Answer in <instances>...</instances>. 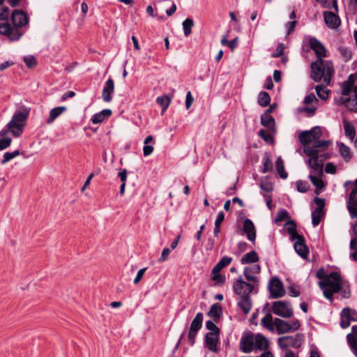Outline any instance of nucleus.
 Listing matches in <instances>:
<instances>
[{"mask_svg":"<svg viewBox=\"0 0 357 357\" xmlns=\"http://www.w3.org/2000/svg\"><path fill=\"white\" fill-rule=\"evenodd\" d=\"M303 151L309 157L307 164L311 172L308 178L316 187V194L319 195L325 187L321 178L323 176V160L319 159V151L314 148H304Z\"/></svg>","mask_w":357,"mask_h":357,"instance_id":"nucleus-1","label":"nucleus"},{"mask_svg":"<svg viewBox=\"0 0 357 357\" xmlns=\"http://www.w3.org/2000/svg\"><path fill=\"white\" fill-rule=\"evenodd\" d=\"M257 285V283L244 281L241 276L233 284V290L238 296V305L245 314L249 313L252 308L250 294L253 291L257 292L256 287Z\"/></svg>","mask_w":357,"mask_h":357,"instance_id":"nucleus-2","label":"nucleus"},{"mask_svg":"<svg viewBox=\"0 0 357 357\" xmlns=\"http://www.w3.org/2000/svg\"><path fill=\"white\" fill-rule=\"evenodd\" d=\"M316 275L321 280L318 282V285L323 291L324 296L332 302L333 294L339 292L342 284V280L340 274L333 272L327 275L324 268H319L317 271Z\"/></svg>","mask_w":357,"mask_h":357,"instance_id":"nucleus-3","label":"nucleus"},{"mask_svg":"<svg viewBox=\"0 0 357 357\" xmlns=\"http://www.w3.org/2000/svg\"><path fill=\"white\" fill-rule=\"evenodd\" d=\"M356 74H352L341 86L342 96L339 103L344 105L349 111L357 113V86H354Z\"/></svg>","mask_w":357,"mask_h":357,"instance_id":"nucleus-4","label":"nucleus"},{"mask_svg":"<svg viewBox=\"0 0 357 357\" xmlns=\"http://www.w3.org/2000/svg\"><path fill=\"white\" fill-rule=\"evenodd\" d=\"M310 77L314 82H320L323 79L326 85L331 84L334 74V68L331 61L320 59L313 61L310 64Z\"/></svg>","mask_w":357,"mask_h":357,"instance_id":"nucleus-5","label":"nucleus"},{"mask_svg":"<svg viewBox=\"0 0 357 357\" xmlns=\"http://www.w3.org/2000/svg\"><path fill=\"white\" fill-rule=\"evenodd\" d=\"M268 347V340L260 333H250L242 337L240 341V348L245 353H249L253 349L265 350Z\"/></svg>","mask_w":357,"mask_h":357,"instance_id":"nucleus-6","label":"nucleus"},{"mask_svg":"<svg viewBox=\"0 0 357 357\" xmlns=\"http://www.w3.org/2000/svg\"><path fill=\"white\" fill-rule=\"evenodd\" d=\"M354 188L350 193L347 202V208L351 219L356 220L351 225L354 234L357 237V179L354 181Z\"/></svg>","mask_w":357,"mask_h":357,"instance_id":"nucleus-7","label":"nucleus"},{"mask_svg":"<svg viewBox=\"0 0 357 357\" xmlns=\"http://www.w3.org/2000/svg\"><path fill=\"white\" fill-rule=\"evenodd\" d=\"M26 118L27 114L24 112H17L15 114L11 121L7 125L8 130L14 136H20L22 132Z\"/></svg>","mask_w":357,"mask_h":357,"instance_id":"nucleus-8","label":"nucleus"},{"mask_svg":"<svg viewBox=\"0 0 357 357\" xmlns=\"http://www.w3.org/2000/svg\"><path fill=\"white\" fill-rule=\"evenodd\" d=\"M272 312L282 318H290L294 314V310L290 303L284 301H278L273 303Z\"/></svg>","mask_w":357,"mask_h":357,"instance_id":"nucleus-9","label":"nucleus"},{"mask_svg":"<svg viewBox=\"0 0 357 357\" xmlns=\"http://www.w3.org/2000/svg\"><path fill=\"white\" fill-rule=\"evenodd\" d=\"M303 342V335H286L278 339V343L280 348L286 349L288 347L298 348Z\"/></svg>","mask_w":357,"mask_h":357,"instance_id":"nucleus-10","label":"nucleus"},{"mask_svg":"<svg viewBox=\"0 0 357 357\" xmlns=\"http://www.w3.org/2000/svg\"><path fill=\"white\" fill-rule=\"evenodd\" d=\"M321 136V129L319 126L312 128L310 130L303 131L298 136L299 141L303 145H307L315 142Z\"/></svg>","mask_w":357,"mask_h":357,"instance_id":"nucleus-11","label":"nucleus"},{"mask_svg":"<svg viewBox=\"0 0 357 357\" xmlns=\"http://www.w3.org/2000/svg\"><path fill=\"white\" fill-rule=\"evenodd\" d=\"M314 202L317 207L312 213V223L314 227H316L324 216L325 201L324 199L316 197Z\"/></svg>","mask_w":357,"mask_h":357,"instance_id":"nucleus-12","label":"nucleus"},{"mask_svg":"<svg viewBox=\"0 0 357 357\" xmlns=\"http://www.w3.org/2000/svg\"><path fill=\"white\" fill-rule=\"evenodd\" d=\"M203 322V314L199 312L192 320L188 333V340L191 345L195 344L197 333L202 328Z\"/></svg>","mask_w":357,"mask_h":357,"instance_id":"nucleus-13","label":"nucleus"},{"mask_svg":"<svg viewBox=\"0 0 357 357\" xmlns=\"http://www.w3.org/2000/svg\"><path fill=\"white\" fill-rule=\"evenodd\" d=\"M268 288L273 298L282 297L285 294L282 283L278 278H273L269 282Z\"/></svg>","mask_w":357,"mask_h":357,"instance_id":"nucleus-14","label":"nucleus"},{"mask_svg":"<svg viewBox=\"0 0 357 357\" xmlns=\"http://www.w3.org/2000/svg\"><path fill=\"white\" fill-rule=\"evenodd\" d=\"M260 271L261 266L259 264L248 265L244 268L243 275L248 282L258 284L259 280L257 275Z\"/></svg>","mask_w":357,"mask_h":357,"instance_id":"nucleus-15","label":"nucleus"},{"mask_svg":"<svg viewBox=\"0 0 357 357\" xmlns=\"http://www.w3.org/2000/svg\"><path fill=\"white\" fill-rule=\"evenodd\" d=\"M341 326L346 328L349 326L350 321H357V312L349 307L344 308L341 313Z\"/></svg>","mask_w":357,"mask_h":357,"instance_id":"nucleus-16","label":"nucleus"},{"mask_svg":"<svg viewBox=\"0 0 357 357\" xmlns=\"http://www.w3.org/2000/svg\"><path fill=\"white\" fill-rule=\"evenodd\" d=\"M309 44L311 49L317 55V60L324 59L326 57V50L323 44L315 38H311L309 40Z\"/></svg>","mask_w":357,"mask_h":357,"instance_id":"nucleus-17","label":"nucleus"},{"mask_svg":"<svg viewBox=\"0 0 357 357\" xmlns=\"http://www.w3.org/2000/svg\"><path fill=\"white\" fill-rule=\"evenodd\" d=\"M219 344V334L215 333H208L205 336L204 344L210 351L218 353Z\"/></svg>","mask_w":357,"mask_h":357,"instance_id":"nucleus-18","label":"nucleus"},{"mask_svg":"<svg viewBox=\"0 0 357 357\" xmlns=\"http://www.w3.org/2000/svg\"><path fill=\"white\" fill-rule=\"evenodd\" d=\"M12 22L15 27H22L27 24L28 17L21 10H15L12 13Z\"/></svg>","mask_w":357,"mask_h":357,"instance_id":"nucleus-19","label":"nucleus"},{"mask_svg":"<svg viewBox=\"0 0 357 357\" xmlns=\"http://www.w3.org/2000/svg\"><path fill=\"white\" fill-rule=\"evenodd\" d=\"M114 92V82L112 78L108 79L103 87L102 98L106 102H109L112 99V95Z\"/></svg>","mask_w":357,"mask_h":357,"instance_id":"nucleus-20","label":"nucleus"},{"mask_svg":"<svg viewBox=\"0 0 357 357\" xmlns=\"http://www.w3.org/2000/svg\"><path fill=\"white\" fill-rule=\"evenodd\" d=\"M243 231L248 239L253 242L256 238V231L253 222L250 219H245L243 222Z\"/></svg>","mask_w":357,"mask_h":357,"instance_id":"nucleus-21","label":"nucleus"},{"mask_svg":"<svg viewBox=\"0 0 357 357\" xmlns=\"http://www.w3.org/2000/svg\"><path fill=\"white\" fill-rule=\"evenodd\" d=\"M324 21L331 28L335 29L340 24V20L337 15L330 11L324 13Z\"/></svg>","mask_w":357,"mask_h":357,"instance_id":"nucleus-22","label":"nucleus"},{"mask_svg":"<svg viewBox=\"0 0 357 357\" xmlns=\"http://www.w3.org/2000/svg\"><path fill=\"white\" fill-rule=\"evenodd\" d=\"M294 249L296 252L303 258H306L308 254V249L304 243V239L302 236H298L294 240Z\"/></svg>","mask_w":357,"mask_h":357,"instance_id":"nucleus-23","label":"nucleus"},{"mask_svg":"<svg viewBox=\"0 0 357 357\" xmlns=\"http://www.w3.org/2000/svg\"><path fill=\"white\" fill-rule=\"evenodd\" d=\"M259 260V257L256 251H250L245 254L241 259V264L243 265H252L257 264Z\"/></svg>","mask_w":357,"mask_h":357,"instance_id":"nucleus-24","label":"nucleus"},{"mask_svg":"<svg viewBox=\"0 0 357 357\" xmlns=\"http://www.w3.org/2000/svg\"><path fill=\"white\" fill-rule=\"evenodd\" d=\"M347 340L354 354L357 357V326H354L351 333L347 335Z\"/></svg>","mask_w":357,"mask_h":357,"instance_id":"nucleus-25","label":"nucleus"},{"mask_svg":"<svg viewBox=\"0 0 357 357\" xmlns=\"http://www.w3.org/2000/svg\"><path fill=\"white\" fill-rule=\"evenodd\" d=\"M261 123L264 127L271 130L273 132H276L275 120L269 114L264 113L261 115Z\"/></svg>","mask_w":357,"mask_h":357,"instance_id":"nucleus-26","label":"nucleus"},{"mask_svg":"<svg viewBox=\"0 0 357 357\" xmlns=\"http://www.w3.org/2000/svg\"><path fill=\"white\" fill-rule=\"evenodd\" d=\"M64 106L56 107L50 111L49 116L46 120L47 124H52L62 113L66 111Z\"/></svg>","mask_w":357,"mask_h":357,"instance_id":"nucleus-27","label":"nucleus"},{"mask_svg":"<svg viewBox=\"0 0 357 357\" xmlns=\"http://www.w3.org/2000/svg\"><path fill=\"white\" fill-rule=\"evenodd\" d=\"M112 114V111L109 109H105L101 112L95 114L91 117V122L93 124L102 123L105 119L109 118Z\"/></svg>","mask_w":357,"mask_h":357,"instance_id":"nucleus-28","label":"nucleus"},{"mask_svg":"<svg viewBox=\"0 0 357 357\" xmlns=\"http://www.w3.org/2000/svg\"><path fill=\"white\" fill-rule=\"evenodd\" d=\"M337 145L341 157L345 162H349L353 156V153L351 149L342 142H338Z\"/></svg>","mask_w":357,"mask_h":357,"instance_id":"nucleus-29","label":"nucleus"},{"mask_svg":"<svg viewBox=\"0 0 357 357\" xmlns=\"http://www.w3.org/2000/svg\"><path fill=\"white\" fill-rule=\"evenodd\" d=\"M275 329L278 334H284L289 333L288 328V321L280 318L275 319Z\"/></svg>","mask_w":357,"mask_h":357,"instance_id":"nucleus-30","label":"nucleus"},{"mask_svg":"<svg viewBox=\"0 0 357 357\" xmlns=\"http://www.w3.org/2000/svg\"><path fill=\"white\" fill-rule=\"evenodd\" d=\"M261 325L268 331H273L275 330V319H273V317L271 314H266L261 319Z\"/></svg>","mask_w":357,"mask_h":357,"instance_id":"nucleus-31","label":"nucleus"},{"mask_svg":"<svg viewBox=\"0 0 357 357\" xmlns=\"http://www.w3.org/2000/svg\"><path fill=\"white\" fill-rule=\"evenodd\" d=\"M342 122L345 135L349 139H353L356 134L354 126L346 119H344Z\"/></svg>","mask_w":357,"mask_h":357,"instance_id":"nucleus-32","label":"nucleus"},{"mask_svg":"<svg viewBox=\"0 0 357 357\" xmlns=\"http://www.w3.org/2000/svg\"><path fill=\"white\" fill-rule=\"evenodd\" d=\"M275 133L268 129L260 130L258 134L267 144H272L274 142L273 135Z\"/></svg>","mask_w":357,"mask_h":357,"instance_id":"nucleus-33","label":"nucleus"},{"mask_svg":"<svg viewBox=\"0 0 357 357\" xmlns=\"http://www.w3.org/2000/svg\"><path fill=\"white\" fill-rule=\"evenodd\" d=\"M317 96L322 100L328 99L330 90L323 85H317L315 87Z\"/></svg>","mask_w":357,"mask_h":357,"instance_id":"nucleus-34","label":"nucleus"},{"mask_svg":"<svg viewBox=\"0 0 357 357\" xmlns=\"http://www.w3.org/2000/svg\"><path fill=\"white\" fill-rule=\"evenodd\" d=\"M275 166H276L277 172H278V174L280 175V176L283 179L287 178L288 176V174L284 170V162H283L282 159L281 158V157H278L277 158V160L275 162Z\"/></svg>","mask_w":357,"mask_h":357,"instance_id":"nucleus-35","label":"nucleus"},{"mask_svg":"<svg viewBox=\"0 0 357 357\" xmlns=\"http://www.w3.org/2000/svg\"><path fill=\"white\" fill-rule=\"evenodd\" d=\"M194 21L191 18H186L182 22V27L185 36L188 37L192 33V28L194 26Z\"/></svg>","mask_w":357,"mask_h":357,"instance_id":"nucleus-36","label":"nucleus"},{"mask_svg":"<svg viewBox=\"0 0 357 357\" xmlns=\"http://www.w3.org/2000/svg\"><path fill=\"white\" fill-rule=\"evenodd\" d=\"M232 261V258L230 257L225 256L223 257L220 261L214 266L215 267V271L216 272H220V271L229 266L231 262Z\"/></svg>","mask_w":357,"mask_h":357,"instance_id":"nucleus-37","label":"nucleus"},{"mask_svg":"<svg viewBox=\"0 0 357 357\" xmlns=\"http://www.w3.org/2000/svg\"><path fill=\"white\" fill-rule=\"evenodd\" d=\"M349 248L351 250L349 257L352 260L357 261V237L351 239Z\"/></svg>","mask_w":357,"mask_h":357,"instance_id":"nucleus-38","label":"nucleus"},{"mask_svg":"<svg viewBox=\"0 0 357 357\" xmlns=\"http://www.w3.org/2000/svg\"><path fill=\"white\" fill-rule=\"evenodd\" d=\"M271 102V98L267 92L261 91L258 96V103L261 107H266Z\"/></svg>","mask_w":357,"mask_h":357,"instance_id":"nucleus-39","label":"nucleus"},{"mask_svg":"<svg viewBox=\"0 0 357 357\" xmlns=\"http://www.w3.org/2000/svg\"><path fill=\"white\" fill-rule=\"evenodd\" d=\"M171 99L167 95L159 96L156 99V102L162 107V112H165L168 108Z\"/></svg>","mask_w":357,"mask_h":357,"instance_id":"nucleus-40","label":"nucleus"},{"mask_svg":"<svg viewBox=\"0 0 357 357\" xmlns=\"http://www.w3.org/2000/svg\"><path fill=\"white\" fill-rule=\"evenodd\" d=\"M287 231L290 234L292 240H296V238L300 236L296 231V226L292 221H288L285 224Z\"/></svg>","mask_w":357,"mask_h":357,"instance_id":"nucleus-41","label":"nucleus"},{"mask_svg":"<svg viewBox=\"0 0 357 357\" xmlns=\"http://www.w3.org/2000/svg\"><path fill=\"white\" fill-rule=\"evenodd\" d=\"M222 314L221 306L218 303L213 304L209 310V315L214 318H219Z\"/></svg>","mask_w":357,"mask_h":357,"instance_id":"nucleus-42","label":"nucleus"},{"mask_svg":"<svg viewBox=\"0 0 357 357\" xmlns=\"http://www.w3.org/2000/svg\"><path fill=\"white\" fill-rule=\"evenodd\" d=\"M301 326V321L298 319H293L288 321V328L289 333L295 332L300 329Z\"/></svg>","mask_w":357,"mask_h":357,"instance_id":"nucleus-43","label":"nucleus"},{"mask_svg":"<svg viewBox=\"0 0 357 357\" xmlns=\"http://www.w3.org/2000/svg\"><path fill=\"white\" fill-rule=\"evenodd\" d=\"M19 155L20 151L18 150H15L13 152H6L3 154V158L1 161V163L5 164L8 161L11 160L12 159L15 158V157L18 156Z\"/></svg>","mask_w":357,"mask_h":357,"instance_id":"nucleus-44","label":"nucleus"},{"mask_svg":"<svg viewBox=\"0 0 357 357\" xmlns=\"http://www.w3.org/2000/svg\"><path fill=\"white\" fill-rule=\"evenodd\" d=\"M212 280L215 282L217 284H222L225 282V278L224 275H221L220 272L215 271V267H213L212 270Z\"/></svg>","mask_w":357,"mask_h":357,"instance_id":"nucleus-45","label":"nucleus"},{"mask_svg":"<svg viewBox=\"0 0 357 357\" xmlns=\"http://www.w3.org/2000/svg\"><path fill=\"white\" fill-rule=\"evenodd\" d=\"M18 28L15 26L10 28V31H9L8 35L10 40H18L22 36V33L19 31Z\"/></svg>","mask_w":357,"mask_h":357,"instance_id":"nucleus-46","label":"nucleus"},{"mask_svg":"<svg viewBox=\"0 0 357 357\" xmlns=\"http://www.w3.org/2000/svg\"><path fill=\"white\" fill-rule=\"evenodd\" d=\"M331 144V141L330 140H316L314 142V144L313 146H305L304 148H314L315 150L318 151L317 148L318 147H324L327 148Z\"/></svg>","mask_w":357,"mask_h":357,"instance_id":"nucleus-47","label":"nucleus"},{"mask_svg":"<svg viewBox=\"0 0 357 357\" xmlns=\"http://www.w3.org/2000/svg\"><path fill=\"white\" fill-rule=\"evenodd\" d=\"M341 56L343 57L344 61H349L351 59L352 53L351 51L346 47H340L338 49Z\"/></svg>","mask_w":357,"mask_h":357,"instance_id":"nucleus-48","label":"nucleus"},{"mask_svg":"<svg viewBox=\"0 0 357 357\" xmlns=\"http://www.w3.org/2000/svg\"><path fill=\"white\" fill-rule=\"evenodd\" d=\"M347 10L351 15L357 13V0H348Z\"/></svg>","mask_w":357,"mask_h":357,"instance_id":"nucleus-49","label":"nucleus"},{"mask_svg":"<svg viewBox=\"0 0 357 357\" xmlns=\"http://www.w3.org/2000/svg\"><path fill=\"white\" fill-rule=\"evenodd\" d=\"M287 217H288V212L284 209H281L278 212L277 215L275 218V222H282V221L284 220Z\"/></svg>","mask_w":357,"mask_h":357,"instance_id":"nucleus-50","label":"nucleus"},{"mask_svg":"<svg viewBox=\"0 0 357 357\" xmlns=\"http://www.w3.org/2000/svg\"><path fill=\"white\" fill-rule=\"evenodd\" d=\"M206 327L208 331H210L209 333L219 334L218 327L212 321H207L206 323Z\"/></svg>","mask_w":357,"mask_h":357,"instance_id":"nucleus-51","label":"nucleus"},{"mask_svg":"<svg viewBox=\"0 0 357 357\" xmlns=\"http://www.w3.org/2000/svg\"><path fill=\"white\" fill-rule=\"evenodd\" d=\"M9 16V9L2 5H0V20H6Z\"/></svg>","mask_w":357,"mask_h":357,"instance_id":"nucleus-52","label":"nucleus"},{"mask_svg":"<svg viewBox=\"0 0 357 357\" xmlns=\"http://www.w3.org/2000/svg\"><path fill=\"white\" fill-rule=\"evenodd\" d=\"M271 169L272 161L269 157H267L264 162L262 172L266 173L270 172Z\"/></svg>","mask_w":357,"mask_h":357,"instance_id":"nucleus-53","label":"nucleus"},{"mask_svg":"<svg viewBox=\"0 0 357 357\" xmlns=\"http://www.w3.org/2000/svg\"><path fill=\"white\" fill-rule=\"evenodd\" d=\"M342 291V295L344 298H349L350 296V290L349 289L348 285L346 284L345 282L342 280V284L341 286L340 289L339 291Z\"/></svg>","mask_w":357,"mask_h":357,"instance_id":"nucleus-54","label":"nucleus"},{"mask_svg":"<svg viewBox=\"0 0 357 357\" xmlns=\"http://www.w3.org/2000/svg\"><path fill=\"white\" fill-rule=\"evenodd\" d=\"M11 143V139L9 137H3L0 139V151L8 148Z\"/></svg>","mask_w":357,"mask_h":357,"instance_id":"nucleus-55","label":"nucleus"},{"mask_svg":"<svg viewBox=\"0 0 357 357\" xmlns=\"http://www.w3.org/2000/svg\"><path fill=\"white\" fill-rule=\"evenodd\" d=\"M296 186H297L298 191L301 192H307L308 190V188H309L307 183L301 181H297Z\"/></svg>","mask_w":357,"mask_h":357,"instance_id":"nucleus-56","label":"nucleus"},{"mask_svg":"<svg viewBox=\"0 0 357 357\" xmlns=\"http://www.w3.org/2000/svg\"><path fill=\"white\" fill-rule=\"evenodd\" d=\"M170 252H171V251L168 248H164L162 251L160 258L158 259V261L159 262L165 261L168 259Z\"/></svg>","mask_w":357,"mask_h":357,"instance_id":"nucleus-57","label":"nucleus"},{"mask_svg":"<svg viewBox=\"0 0 357 357\" xmlns=\"http://www.w3.org/2000/svg\"><path fill=\"white\" fill-rule=\"evenodd\" d=\"M24 61L26 63V65L31 68L32 66H35L36 63V61L34 56H27L24 58Z\"/></svg>","mask_w":357,"mask_h":357,"instance_id":"nucleus-58","label":"nucleus"},{"mask_svg":"<svg viewBox=\"0 0 357 357\" xmlns=\"http://www.w3.org/2000/svg\"><path fill=\"white\" fill-rule=\"evenodd\" d=\"M337 167L333 162H328L325 167V172L327 174H335Z\"/></svg>","mask_w":357,"mask_h":357,"instance_id":"nucleus-59","label":"nucleus"},{"mask_svg":"<svg viewBox=\"0 0 357 357\" xmlns=\"http://www.w3.org/2000/svg\"><path fill=\"white\" fill-rule=\"evenodd\" d=\"M11 26L7 24H0V33L3 35H8L9 31H10Z\"/></svg>","mask_w":357,"mask_h":357,"instance_id":"nucleus-60","label":"nucleus"},{"mask_svg":"<svg viewBox=\"0 0 357 357\" xmlns=\"http://www.w3.org/2000/svg\"><path fill=\"white\" fill-rule=\"evenodd\" d=\"M297 22L293 20L286 24L287 34L289 35L295 29Z\"/></svg>","mask_w":357,"mask_h":357,"instance_id":"nucleus-61","label":"nucleus"},{"mask_svg":"<svg viewBox=\"0 0 357 357\" xmlns=\"http://www.w3.org/2000/svg\"><path fill=\"white\" fill-rule=\"evenodd\" d=\"M303 102L306 105H310L313 102H317L318 100L316 98L315 96L313 93H311L305 98Z\"/></svg>","mask_w":357,"mask_h":357,"instance_id":"nucleus-62","label":"nucleus"},{"mask_svg":"<svg viewBox=\"0 0 357 357\" xmlns=\"http://www.w3.org/2000/svg\"><path fill=\"white\" fill-rule=\"evenodd\" d=\"M284 44L282 43H280L277 49L275 50V51L273 53V57H279L281 55L283 54V51H284Z\"/></svg>","mask_w":357,"mask_h":357,"instance_id":"nucleus-63","label":"nucleus"},{"mask_svg":"<svg viewBox=\"0 0 357 357\" xmlns=\"http://www.w3.org/2000/svg\"><path fill=\"white\" fill-rule=\"evenodd\" d=\"M261 189L266 192H271L273 190V185L268 181H262L260 185Z\"/></svg>","mask_w":357,"mask_h":357,"instance_id":"nucleus-64","label":"nucleus"}]
</instances>
